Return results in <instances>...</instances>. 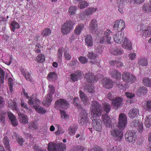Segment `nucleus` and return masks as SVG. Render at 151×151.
Masks as SVG:
<instances>
[{"label":"nucleus","mask_w":151,"mask_h":151,"mask_svg":"<svg viewBox=\"0 0 151 151\" xmlns=\"http://www.w3.org/2000/svg\"><path fill=\"white\" fill-rule=\"evenodd\" d=\"M107 150L109 151H122L120 147L117 146H112L108 145L106 146Z\"/></svg>","instance_id":"obj_31"},{"label":"nucleus","mask_w":151,"mask_h":151,"mask_svg":"<svg viewBox=\"0 0 151 151\" xmlns=\"http://www.w3.org/2000/svg\"><path fill=\"white\" fill-rule=\"evenodd\" d=\"M125 24L122 19L116 21L113 26L114 29L116 31H122L125 27Z\"/></svg>","instance_id":"obj_8"},{"label":"nucleus","mask_w":151,"mask_h":151,"mask_svg":"<svg viewBox=\"0 0 151 151\" xmlns=\"http://www.w3.org/2000/svg\"><path fill=\"white\" fill-rule=\"evenodd\" d=\"M66 148V145L62 143L57 144L52 142L48 144V149L49 151H63Z\"/></svg>","instance_id":"obj_4"},{"label":"nucleus","mask_w":151,"mask_h":151,"mask_svg":"<svg viewBox=\"0 0 151 151\" xmlns=\"http://www.w3.org/2000/svg\"><path fill=\"white\" fill-rule=\"evenodd\" d=\"M123 53V51L120 49L114 48L113 49L111 52V53L114 55H120Z\"/></svg>","instance_id":"obj_40"},{"label":"nucleus","mask_w":151,"mask_h":151,"mask_svg":"<svg viewBox=\"0 0 151 151\" xmlns=\"http://www.w3.org/2000/svg\"><path fill=\"white\" fill-rule=\"evenodd\" d=\"M29 128L31 130L36 129L37 128V123L33 122L29 124Z\"/></svg>","instance_id":"obj_56"},{"label":"nucleus","mask_w":151,"mask_h":151,"mask_svg":"<svg viewBox=\"0 0 151 151\" xmlns=\"http://www.w3.org/2000/svg\"><path fill=\"white\" fill-rule=\"evenodd\" d=\"M103 47L100 45H98L95 49V52L98 55L99 54H101L103 52Z\"/></svg>","instance_id":"obj_50"},{"label":"nucleus","mask_w":151,"mask_h":151,"mask_svg":"<svg viewBox=\"0 0 151 151\" xmlns=\"http://www.w3.org/2000/svg\"><path fill=\"white\" fill-rule=\"evenodd\" d=\"M17 113L19 121L21 123L24 124L28 123V119L26 115L20 113L19 111H17Z\"/></svg>","instance_id":"obj_16"},{"label":"nucleus","mask_w":151,"mask_h":151,"mask_svg":"<svg viewBox=\"0 0 151 151\" xmlns=\"http://www.w3.org/2000/svg\"><path fill=\"white\" fill-rule=\"evenodd\" d=\"M98 55L95 52H89L88 54V57L89 59H95L96 58Z\"/></svg>","instance_id":"obj_58"},{"label":"nucleus","mask_w":151,"mask_h":151,"mask_svg":"<svg viewBox=\"0 0 151 151\" xmlns=\"http://www.w3.org/2000/svg\"><path fill=\"white\" fill-rule=\"evenodd\" d=\"M60 111L61 114V118H62L63 119H67L69 118V115L66 114L65 111L64 110H60Z\"/></svg>","instance_id":"obj_63"},{"label":"nucleus","mask_w":151,"mask_h":151,"mask_svg":"<svg viewBox=\"0 0 151 151\" xmlns=\"http://www.w3.org/2000/svg\"><path fill=\"white\" fill-rule=\"evenodd\" d=\"M3 142L6 150L8 151H11L9 146V143L8 139L6 137H5L3 139Z\"/></svg>","instance_id":"obj_35"},{"label":"nucleus","mask_w":151,"mask_h":151,"mask_svg":"<svg viewBox=\"0 0 151 151\" xmlns=\"http://www.w3.org/2000/svg\"><path fill=\"white\" fill-rule=\"evenodd\" d=\"M80 101L78 97H75L73 99V103L74 105L79 109H82V106L80 104Z\"/></svg>","instance_id":"obj_34"},{"label":"nucleus","mask_w":151,"mask_h":151,"mask_svg":"<svg viewBox=\"0 0 151 151\" xmlns=\"http://www.w3.org/2000/svg\"><path fill=\"white\" fill-rule=\"evenodd\" d=\"M84 26V25L83 24H78L74 30L75 33L77 35H79L82 31Z\"/></svg>","instance_id":"obj_28"},{"label":"nucleus","mask_w":151,"mask_h":151,"mask_svg":"<svg viewBox=\"0 0 151 151\" xmlns=\"http://www.w3.org/2000/svg\"><path fill=\"white\" fill-rule=\"evenodd\" d=\"M5 73L4 70L0 67V87L1 84L4 83Z\"/></svg>","instance_id":"obj_43"},{"label":"nucleus","mask_w":151,"mask_h":151,"mask_svg":"<svg viewBox=\"0 0 151 151\" xmlns=\"http://www.w3.org/2000/svg\"><path fill=\"white\" fill-rule=\"evenodd\" d=\"M110 64L111 65H115L117 68H121L123 66V63L117 60H111L109 62Z\"/></svg>","instance_id":"obj_36"},{"label":"nucleus","mask_w":151,"mask_h":151,"mask_svg":"<svg viewBox=\"0 0 151 151\" xmlns=\"http://www.w3.org/2000/svg\"><path fill=\"white\" fill-rule=\"evenodd\" d=\"M28 103L29 105H32V107L35 109L36 106H38L40 103V101L36 99H33L32 97H30L29 100L28 101Z\"/></svg>","instance_id":"obj_19"},{"label":"nucleus","mask_w":151,"mask_h":151,"mask_svg":"<svg viewBox=\"0 0 151 151\" xmlns=\"http://www.w3.org/2000/svg\"><path fill=\"white\" fill-rule=\"evenodd\" d=\"M36 60L38 63H40L43 62L45 60L44 55L42 54L39 55L36 58Z\"/></svg>","instance_id":"obj_42"},{"label":"nucleus","mask_w":151,"mask_h":151,"mask_svg":"<svg viewBox=\"0 0 151 151\" xmlns=\"http://www.w3.org/2000/svg\"><path fill=\"white\" fill-rule=\"evenodd\" d=\"M86 149L83 146H78L74 147L72 151H86Z\"/></svg>","instance_id":"obj_54"},{"label":"nucleus","mask_w":151,"mask_h":151,"mask_svg":"<svg viewBox=\"0 0 151 151\" xmlns=\"http://www.w3.org/2000/svg\"><path fill=\"white\" fill-rule=\"evenodd\" d=\"M97 9L98 8L97 7H88L85 9L84 12V15L87 17L90 16L96 12Z\"/></svg>","instance_id":"obj_15"},{"label":"nucleus","mask_w":151,"mask_h":151,"mask_svg":"<svg viewBox=\"0 0 151 151\" xmlns=\"http://www.w3.org/2000/svg\"><path fill=\"white\" fill-rule=\"evenodd\" d=\"M57 79V76L54 72L50 73L48 75V79L49 81H54Z\"/></svg>","instance_id":"obj_38"},{"label":"nucleus","mask_w":151,"mask_h":151,"mask_svg":"<svg viewBox=\"0 0 151 151\" xmlns=\"http://www.w3.org/2000/svg\"><path fill=\"white\" fill-rule=\"evenodd\" d=\"M35 109L38 113L41 114H44L46 112V110L44 108L40 106H36Z\"/></svg>","instance_id":"obj_37"},{"label":"nucleus","mask_w":151,"mask_h":151,"mask_svg":"<svg viewBox=\"0 0 151 151\" xmlns=\"http://www.w3.org/2000/svg\"><path fill=\"white\" fill-rule=\"evenodd\" d=\"M63 50L62 48H60L58 50L57 56L59 60H61Z\"/></svg>","instance_id":"obj_60"},{"label":"nucleus","mask_w":151,"mask_h":151,"mask_svg":"<svg viewBox=\"0 0 151 151\" xmlns=\"http://www.w3.org/2000/svg\"><path fill=\"white\" fill-rule=\"evenodd\" d=\"M97 21L95 19H93L89 24V30L91 32H95L97 30Z\"/></svg>","instance_id":"obj_13"},{"label":"nucleus","mask_w":151,"mask_h":151,"mask_svg":"<svg viewBox=\"0 0 151 151\" xmlns=\"http://www.w3.org/2000/svg\"><path fill=\"white\" fill-rule=\"evenodd\" d=\"M110 74L111 76L114 78L117 79H119L121 78V75L120 72L116 70H112L110 71Z\"/></svg>","instance_id":"obj_24"},{"label":"nucleus","mask_w":151,"mask_h":151,"mask_svg":"<svg viewBox=\"0 0 151 151\" xmlns=\"http://www.w3.org/2000/svg\"><path fill=\"white\" fill-rule=\"evenodd\" d=\"M103 86L106 88L110 89L113 87V82L109 78L104 79L103 80Z\"/></svg>","instance_id":"obj_17"},{"label":"nucleus","mask_w":151,"mask_h":151,"mask_svg":"<svg viewBox=\"0 0 151 151\" xmlns=\"http://www.w3.org/2000/svg\"><path fill=\"white\" fill-rule=\"evenodd\" d=\"M74 24L73 21L69 20L64 23L62 26V32L64 34H67L69 33L73 28Z\"/></svg>","instance_id":"obj_5"},{"label":"nucleus","mask_w":151,"mask_h":151,"mask_svg":"<svg viewBox=\"0 0 151 151\" xmlns=\"http://www.w3.org/2000/svg\"><path fill=\"white\" fill-rule=\"evenodd\" d=\"M49 88L48 92L49 95L50 96H52V95L54 93L55 91V88L54 86L50 84L48 86Z\"/></svg>","instance_id":"obj_55"},{"label":"nucleus","mask_w":151,"mask_h":151,"mask_svg":"<svg viewBox=\"0 0 151 151\" xmlns=\"http://www.w3.org/2000/svg\"><path fill=\"white\" fill-rule=\"evenodd\" d=\"M77 9V7L75 6H70L69 10V13L71 15H73L75 13Z\"/></svg>","instance_id":"obj_59"},{"label":"nucleus","mask_w":151,"mask_h":151,"mask_svg":"<svg viewBox=\"0 0 151 151\" xmlns=\"http://www.w3.org/2000/svg\"><path fill=\"white\" fill-rule=\"evenodd\" d=\"M78 127L76 124H73L70 126L68 129V132L69 135L72 136L75 134Z\"/></svg>","instance_id":"obj_21"},{"label":"nucleus","mask_w":151,"mask_h":151,"mask_svg":"<svg viewBox=\"0 0 151 151\" xmlns=\"http://www.w3.org/2000/svg\"><path fill=\"white\" fill-rule=\"evenodd\" d=\"M144 124L147 128H149L151 126V116H147L145 118Z\"/></svg>","instance_id":"obj_32"},{"label":"nucleus","mask_w":151,"mask_h":151,"mask_svg":"<svg viewBox=\"0 0 151 151\" xmlns=\"http://www.w3.org/2000/svg\"><path fill=\"white\" fill-rule=\"evenodd\" d=\"M123 101L122 99L120 98H117L112 101V103L116 107L119 106Z\"/></svg>","instance_id":"obj_33"},{"label":"nucleus","mask_w":151,"mask_h":151,"mask_svg":"<svg viewBox=\"0 0 151 151\" xmlns=\"http://www.w3.org/2000/svg\"><path fill=\"white\" fill-rule=\"evenodd\" d=\"M120 43H123L122 45L125 49L130 50L132 49V44L131 42L123 35L120 41Z\"/></svg>","instance_id":"obj_9"},{"label":"nucleus","mask_w":151,"mask_h":151,"mask_svg":"<svg viewBox=\"0 0 151 151\" xmlns=\"http://www.w3.org/2000/svg\"><path fill=\"white\" fill-rule=\"evenodd\" d=\"M88 113L87 111L85 109H83L80 114V117L88 118Z\"/></svg>","instance_id":"obj_61"},{"label":"nucleus","mask_w":151,"mask_h":151,"mask_svg":"<svg viewBox=\"0 0 151 151\" xmlns=\"http://www.w3.org/2000/svg\"><path fill=\"white\" fill-rule=\"evenodd\" d=\"M146 104L145 106V108L147 111H151V101H147L145 103Z\"/></svg>","instance_id":"obj_52"},{"label":"nucleus","mask_w":151,"mask_h":151,"mask_svg":"<svg viewBox=\"0 0 151 151\" xmlns=\"http://www.w3.org/2000/svg\"><path fill=\"white\" fill-rule=\"evenodd\" d=\"M103 121L106 126L109 127L111 124V119L110 117L106 114H103L102 116Z\"/></svg>","instance_id":"obj_18"},{"label":"nucleus","mask_w":151,"mask_h":151,"mask_svg":"<svg viewBox=\"0 0 151 151\" xmlns=\"http://www.w3.org/2000/svg\"><path fill=\"white\" fill-rule=\"evenodd\" d=\"M78 6L81 9H83L86 7L88 6V3L86 1L80 2Z\"/></svg>","instance_id":"obj_49"},{"label":"nucleus","mask_w":151,"mask_h":151,"mask_svg":"<svg viewBox=\"0 0 151 151\" xmlns=\"http://www.w3.org/2000/svg\"><path fill=\"white\" fill-rule=\"evenodd\" d=\"M123 35L124 36V34H121V35L120 36L119 34H116L114 35L113 38L114 41L116 43L120 42L122 38V37Z\"/></svg>","instance_id":"obj_44"},{"label":"nucleus","mask_w":151,"mask_h":151,"mask_svg":"<svg viewBox=\"0 0 151 151\" xmlns=\"http://www.w3.org/2000/svg\"><path fill=\"white\" fill-rule=\"evenodd\" d=\"M8 83L9 85V89L11 92L13 91V80L12 78H9L8 79Z\"/></svg>","instance_id":"obj_62"},{"label":"nucleus","mask_w":151,"mask_h":151,"mask_svg":"<svg viewBox=\"0 0 151 151\" xmlns=\"http://www.w3.org/2000/svg\"><path fill=\"white\" fill-rule=\"evenodd\" d=\"M80 119L78 121L79 124L81 125H84L86 124L88 122V118H84L83 117H80Z\"/></svg>","instance_id":"obj_51"},{"label":"nucleus","mask_w":151,"mask_h":151,"mask_svg":"<svg viewBox=\"0 0 151 151\" xmlns=\"http://www.w3.org/2000/svg\"><path fill=\"white\" fill-rule=\"evenodd\" d=\"M111 38L110 37H103L100 38V42L101 44L106 43L107 44H111Z\"/></svg>","instance_id":"obj_29"},{"label":"nucleus","mask_w":151,"mask_h":151,"mask_svg":"<svg viewBox=\"0 0 151 151\" xmlns=\"http://www.w3.org/2000/svg\"><path fill=\"white\" fill-rule=\"evenodd\" d=\"M6 115V112L4 110L0 111V122L4 124L5 120V117Z\"/></svg>","instance_id":"obj_30"},{"label":"nucleus","mask_w":151,"mask_h":151,"mask_svg":"<svg viewBox=\"0 0 151 151\" xmlns=\"http://www.w3.org/2000/svg\"><path fill=\"white\" fill-rule=\"evenodd\" d=\"M51 96L49 95V94L46 95L45 99L42 102L44 105L46 106H49L50 105L52 100Z\"/></svg>","instance_id":"obj_25"},{"label":"nucleus","mask_w":151,"mask_h":151,"mask_svg":"<svg viewBox=\"0 0 151 151\" xmlns=\"http://www.w3.org/2000/svg\"><path fill=\"white\" fill-rule=\"evenodd\" d=\"M125 139L129 142H132L136 139V133L134 131H128L125 135Z\"/></svg>","instance_id":"obj_6"},{"label":"nucleus","mask_w":151,"mask_h":151,"mask_svg":"<svg viewBox=\"0 0 151 151\" xmlns=\"http://www.w3.org/2000/svg\"><path fill=\"white\" fill-rule=\"evenodd\" d=\"M85 43L88 46L91 47L93 43L91 36L90 35H87L85 39Z\"/></svg>","instance_id":"obj_26"},{"label":"nucleus","mask_w":151,"mask_h":151,"mask_svg":"<svg viewBox=\"0 0 151 151\" xmlns=\"http://www.w3.org/2000/svg\"><path fill=\"white\" fill-rule=\"evenodd\" d=\"M64 56L66 60H70L71 58V56L69 50H65L64 53Z\"/></svg>","instance_id":"obj_47"},{"label":"nucleus","mask_w":151,"mask_h":151,"mask_svg":"<svg viewBox=\"0 0 151 151\" xmlns=\"http://www.w3.org/2000/svg\"><path fill=\"white\" fill-rule=\"evenodd\" d=\"M104 110L107 113H108L111 107L110 105L107 103H104L103 105Z\"/></svg>","instance_id":"obj_53"},{"label":"nucleus","mask_w":151,"mask_h":151,"mask_svg":"<svg viewBox=\"0 0 151 151\" xmlns=\"http://www.w3.org/2000/svg\"><path fill=\"white\" fill-rule=\"evenodd\" d=\"M82 75L81 73L78 71L70 75L71 79L73 81L75 82L81 78L82 77Z\"/></svg>","instance_id":"obj_22"},{"label":"nucleus","mask_w":151,"mask_h":151,"mask_svg":"<svg viewBox=\"0 0 151 151\" xmlns=\"http://www.w3.org/2000/svg\"><path fill=\"white\" fill-rule=\"evenodd\" d=\"M140 31L142 35L145 37H149L151 35V27L149 26H145L140 27Z\"/></svg>","instance_id":"obj_11"},{"label":"nucleus","mask_w":151,"mask_h":151,"mask_svg":"<svg viewBox=\"0 0 151 151\" xmlns=\"http://www.w3.org/2000/svg\"><path fill=\"white\" fill-rule=\"evenodd\" d=\"M51 33V31L49 28H46L43 30L42 32L41 35L44 37H46L49 35Z\"/></svg>","instance_id":"obj_46"},{"label":"nucleus","mask_w":151,"mask_h":151,"mask_svg":"<svg viewBox=\"0 0 151 151\" xmlns=\"http://www.w3.org/2000/svg\"><path fill=\"white\" fill-rule=\"evenodd\" d=\"M11 30L13 31H15V29H17L19 28V25L18 23L16 21H12L11 23Z\"/></svg>","instance_id":"obj_41"},{"label":"nucleus","mask_w":151,"mask_h":151,"mask_svg":"<svg viewBox=\"0 0 151 151\" xmlns=\"http://www.w3.org/2000/svg\"><path fill=\"white\" fill-rule=\"evenodd\" d=\"M23 75L25 77L26 79L28 81H31V76L30 74L26 71H24V72H22Z\"/></svg>","instance_id":"obj_57"},{"label":"nucleus","mask_w":151,"mask_h":151,"mask_svg":"<svg viewBox=\"0 0 151 151\" xmlns=\"http://www.w3.org/2000/svg\"><path fill=\"white\" fill-rule=\"evenodd\" d=\"M56 108L60 109H65L68 107L69 103L65 100L60 99L57 101L55 103Z\"/></svg>","instance_id":"obj_10"},{"label":"nucleus","mask_w":151,"mask_h":151,"mask_svg":"<svg viewBox=\"0 0 151 151\" xmlns=\"http://www.w3.org/2000/svg\"><path fill=\"white\" fill-rule=\"evenodd\" d=\"M122 78L126 83H132L136 81V78L133 75L127 72H124L122 74Z\"/></svg>","instance_id":"obj_7"},{"label":"nucleus","mask_w":151,"mask_h":151,"mask_svg":"<svg viewBox=\"0 0 151 151\" xmlns=\"http://www.w3.org/2000/svg\"><path fill=\"white\" fill-rule=\"evenodd\" d=\"M131 125L132 127H137L138 131L140 133L143 131V124L141 121L138 120H134L131 123Z\"/></svg>","instance_id":"obj_12"},{"label":"nucleus","mask_w":151,"mask_h":151,"mask_svg":"<svg viewBox=\"0 0 151 151\" xmlns=\"http://www.w3.org/2000/svg\"><path fill=\"white\" fill-rule=\"evenodd\" d=\"M138 64L142 66H147V60L145 58H140L139 60Z\"/></svg>","instance_id":"obj_48"},{"label":"nucleus","mask_w":151,"mask_h":151,"mask_svg":"<svg viewBox=\"0 0 151 151\" xmlns=\"http://www.w3.org/2000/svg\"><path fill=\"white\" fill-rule=\"evenodd\" d=\"M142 10L145 13H151V5L149 3H144L142 6Z\"/></svg>","instance_id":"obj_27"},{"label":"nucleus","mask_w":151,"mask_h":151,"mask_svg":"<svg viewBox=\"0 0 151 151\" xmlns=\"http://www.w3.org/2000/svg\"><path fill=\"white\" fill-rule=\"evenodd\" d=\"M79 96L84 105H87L89 103V100L87 96L81 91H79Z\"/></svg>","instance_id":"obj_14"},{"label":"nucleus","mask_w":151,"mask_h":151,"mask_svg":"<svg viewBox=\"0 0 151 151\" xmlns=\"http://www.w3.org/2000/svg\"><path fill=\"white\" fill-rule=\"evenodd\" d=\"M79 61L82 63L85 64L88 61V59L86 57L81 56L78 58Z\"/></svg>","instance_id":"obj_64"},{"label":"nucleus","mask_w":151,"mask_h":151,"mask_svg":"<svg viewBox=\"0 0 151 151\" xmlns=\"http://www.w3.org/2000/svg\"><path fill=\"white\" fill-rule=\"evenodd\" d=\"M84 82L83 85L85 91L89 93H93L94 91L92 83L96 81L95 76L91 73H86Z\"/></svg>","instance_id":"obj_3"},{"label":"nucleus","mask_w":151,"mask_h":151,"mask_svg":"<svg viewBox=\"0 0 151 151\" xmlns=\"http://www.w3.org/2000/svg\"><path fill=\"white\" fill-rule=\"evenodd\" d=\"M7 114L12 125L14 126H17L18 122L15 116L11 112H8Z\"/></svg>","instance_id":"obj_23"},{"label":"nucleus","mask_w":151,"mask_h":151,"mask_svg":"<svg viewBox=\"0 0 151 151\" xmlns=\"http://www.w3.org/2000/svg\"><path fill=\"white\" fill-rule=\"evenodd\" d=\"M147 92V89L146 87H143L139 88L138 90L137 93L139 96H141L143 94H145Z\"/></svg>","instance_id":"obj_39"},{"label":"nucleus","mask_w":151,"mask_h":151,"mask_svg":"<svg viewBox=\"0 0 151 151\" xmlns=\"http://www.w3.org/2000/svg\"><path fill=\"white\" fill-rule=\"evenodd\" d=\"M126 115L123 113L120 114L119 116L118 125H114L111 132V135L116 138V139L120 141L122 138L123 129L126 126L127 123Z\"/></svg>","instance_id":"obj_2"},{"label":"nucleus","mask_w":151,"mask_h":151,"mask_svg":"<svg viewBox=\"0 0 151 151\" xmlns=\"http://www.w3.org/2000/svg\"><path fill=\"white\" fill-rule=\"evenodd\" d=\"M143 83L145 86L151 87V79L149 78H143Z\"/></svg>","instance_id":"obj_45"},{"label":"nucleus","mask_w":151,"mask_h":151,"mask_svg":"<svg viewBox=\"0 0 151 151\" xmlns=\"http://www.w3.org/2000/svg\"><path fill=\"white\" fill-rule=\"evenodd\" d=\"M102 111V107L100 104L95 101L92 102L90 111L92 115L91 119L93 121V127L94 129L98 132L100 131L102 128L101 121L99 118L101 115Z\"/></svg>","instance_id":"obj_1"},{"label":"nucleus","mask_w":151,"mask_h":151,"mask_svg":"<svg viewBox=\"0 0 151 151\" xmlns=\"http://www.w3.org/2000/svg\"><path fill=\"white\" fill-rule=\"evenodd\" d=\"M138 109L134 108L130 109L128 113V116L131 119H133L139 114Z\"/></svg>","instance_id":"obj_20"}]
</instances>
